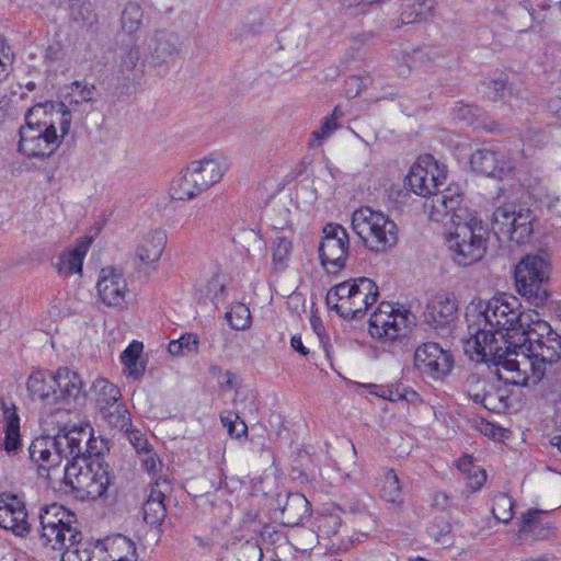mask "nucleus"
<instances>
[{
  "label": "nucleus",
  "instance_id": "37",
  "mask_svg": "<svg viewBox=\"0 0 561 561\" xmlns=\"http://www.w3.org/2000/svg\"><path fill=\"white\" fill-rule=\"evenodd\" d=\"M380 496L390 503H401L402 493L399 478L393 470H387L380 484Z\"/></svg>",
  "mask_w": 561,
  "mask_h": 561
},
{
  "label": "nucleus",
  "instance_id": "5",
  "mask_svg": "<svg viewBox=\"0 0 561 561\" xmlns=\"http://www.w3.org/2000/svg\"><path fill=\"white\" fill-rule=\"evenodd\" d=\"M113 476L108 465L102 458H93L90 461L66 463L61 479L55 480V489L59 484L70 488L72 491L84 493L90 499L103 496L112 483Z\"/></svg>",
  "mask_w": 561,
  "mask_h": 561
},
{
  "label": "nucleus",
  "instance_id": "39",
  "mask_svg": "<svg viewBox=\"0 0 561 561\" xmlns=\"http://www.w3.org/2000/svg\"><path fill=\"white\" fill-rule=\"evenodd\" d=\"M199 341L195 334H183L169 343V353L173 356H186L197 353Z\"/></svg>",
  "mask_w": 561,
  "mask_h": 561
},
{
  "label": "nucleus",
  "instance_id": "44",
  "mask_svg": "<svg viewBox=\"0 0 561 561\" xmlns=\"http://www.w3.org/2000/svg\"><path fill=\"white\" fill-rule=\"evenodd\" d=\"M514 501L507 494L501 493L494 497L492 513L502 523H508L513 517Z\"/></svg>",
  "mask_w": 561,
  "mask_h": 561
},
{
  "label": "nucleus",
  "instance_id": "11",
  "mask_svg": "<svg viewBox=\"0 0 561 561\" xmlns=\"http://www.w3.org/2000/svg\"><path fill=\"white\" fill-rule=\"evenodd\" d=\"M446 176V167L439 165L433 156L425 154L420 157L411 167L407 176V184L416 195L428 197L425 208L430 211L435 194L446 190V187L439 190V186L445 184Z\"/></svg>",
  "mask_w": 561,
  "mask_h": 561
},
{
  "label": "nucleus",
  "instance_id": "36",
  "mask_svg": "<svg viewBox=\"0 0 561 561\" xmlns=\"http://www.w3.org/2000/svg\"><path fill=\"white\" fill-rule=\"evenodd\" d=\"M291 250L293 242L285 237H277L273 241L272 255L274 271L282 272L287 267Z\"/></svg>",
  "mask_w": 561,
  "mask_h": 561
},
{
  "label": "nucleus",
  "instance_id": "52",
  "mask_svg": "<svg viewBox=\"0 0 561 561\" xmlns=\"http://www.w3.org/2000/svg\"><path fill=\"white\" fill-rule=\"evenodd\" d=\"M438 57V51L434 48H419L413 51V61L420 64H433Z\"/></svg>",
  "mask_w": 561,
  "mask_h": 561
},
{
  "label": "nucleus",
  "instance_id": "42",
  "mask_svg": "<svg viewBox=\"0 0 561 561\" xmlns=\"http://www.w3.org/2000/svg\"><path fill=\"white\" fill-rule=\"evenodd\" d=\"M342 525L341 517L337 514L320 515L316 519L317 534L321 539H329L339 533Z\"/></svg>",
  "mask_w": 561,
  "mask_h": 561
},
{
  "label": "nucleus",
  "instance_id": "22",
  "mask_svg": "<svg viewBox=\"0 0 561 561\" xmlns=\"http://www.w3.org/2000/svg\"><path fill=\"white\" fill-rule=\"evenodd\" d=\"M170 490V484L165 479L154 481L150 494L142 506L144 520L147 524L157 526L163 522L167 515L164 499Z\"/></svg>",
  "mask_w": 561,
  "mask_h": 561
},
{
  "label": "nucleus",
  "instance_id": "53",
  "mask_svg": "<svg viewBox=\"0 0 561 561\" xmlns=\"http://www.w3.org/2000/svg\"><path fill=\"white\" fill-rule=\"evenodd\" d=\"M476 383H479V378L477 376H474V375L469 376L466 379V383H465L466 387L468 388L469 396L472 398V400L476 403H479V404L483 405V403L485 401H492L494 399V393H480V392L471 393L470 389Z\"/></svg>",
  "mask_w": 561,
  "mask_h": 561
},
{
  "label": "nucleus",
  "instance_id": "27",
  "mask_svg": "<svg viewBox=\"0 0 561 561\" xmlns=\"http://www.w3.org/2000/svg\"><path fill=\"white\" fill-rule=\"evenodd\" d=\"M547 512L540 510H530L522 517L519 526L520 536H530L536 540H543L552 534L551 524L545 520Z\"/></svg>",
  "mask_w": 561,
  "mask_h": 561
},
{
  "label": "nucleus",
  "instance_id": "18",
  "mask_svg": "<svg viewBox=\"0 0 561 561\" xmlns=\"http://www.w3.org/2000/svg\"><path fill=\"white\" fill-rule=\"evenodd\" d=\"M26 389L32 400L39 401L47 408H57L56 371L48 369L33 371L27 378Z\"/></svg>",
  "mask_w": 561,
  "mask_h": 561
},
{
  "label": "nucleus",
  "instance_id": "29",
  "mask_svg": "<svg viewBox=\"0 0 561 561\" xmlns=\"http://www.w3.org/2000/svg\"><path fill=\"white\" fill-rule=\"evenodd\" d=\"M529 356L543 364L557 363L561 357V335L556 331L545 335L539 343L528 346Z\"/></svg>",
  "mask_w": 561,
  "mask_h": 561
},
{
  "label": "nucleus",
  "instance_id": "57",
  "mask_svg": "<svg viewBox=\"0 0 561 561\" xmlns=\"http://www.w3.org/2000/svg\"><path fill=\"white\" fill-rule=\"evenodd\" d=\"M142 467L148 473L156 474L158 469L161 467V461L149 449L148 451H145Z\"/></svg>",
  "mask_w": 561,
  "mask_h": 561
},
{
  "label": "nucleus",
  "instance_id": "13",
  "mask_svg": "<svg viewBox=\"0 0 561 561\" xmlns=\"http://www.w3.org/2000/svg\"><path fill=\"white\" fill-rule=\"evenodd\" d=\"M350 250V237L344 227L328 224L319 244V257L329 274H337L346 266Z\"/></svg>",
  "mask_w": 561,
  "mask_h": 561
},
{
  "label": "nucleus",
  "instance_id": "40",
  "mask_svg": "<svg viewBox=\"0 0 561 561\" xmlns=\"http://www.w3.org/2000/svg\"><path fill=\"white\" fill-rule=\"evenodd\" d=\"M144 12L136 2H128L122 13V27L129 34L135 33L141 25Z\"/></svg>",
  "mask_w": 561,
  "mask_h": 561
},
{
  "label": "nucleus",
  "instance_id": "50",
  "mask_svg": "<svg viewBox=\"0 0 561 561\" xmlns=\"http://www.w3.org/2000/svg\"><path fill=\"white\" fill-rule=\"evenodd\" d=\"M506 87V80L493 79L486 83V96L492 101H497L503 98L504 90Z\"/></svg>",
  "mask_w": 561,
  "mask_h": 561
},
{
  "label": "nucleus",
  "instance_id": "54",
  "mask_svg": "<svg viewBox=\"0 0 561 561\" xmlns=\"http://www.w3.org/2000/svg\"><path fill=\"white\" fill-rule=\"evenodd\" d=\"M130 444L134 446L137 453L148 451V440L139 431L126 432Z\"/></svg>",
  "mask_w": 561,
  "mask_h": 561
},
{
  "label": "nucleus",
  "instance_id": "60",
  "mask_svg": "<svg viewBox=\"0 0 561 561\" xmlns=\"http://www.w3.org/2000/svg\"><path fill=\"white\" fill-rule=\"evenodd\" d=\"M362 79L359 77H351L347 81H346V95L348 98H355L359 94L360 92V89H362Z\"/></svg>",
  "mask_w": 561,
  "mask_h": 561
},
{
  "label": "nucleus",
  "instance_id": "10",
  "mask_svg": "<svg viewBox=\"0 0 561 561\" xmlns=\"http://www.w3.org/2000/svg\"><path fill=\"white\" fill-rule=\"evenodd\" d=\"M415 322L416 318L410 310L381 302L369 319V333L390 342L401 341L408 337Z\"/></svg>",
  "mask_w": 561,
  "mask_h": 561
},
{
  "label": "nucleus",
  "instance_id": "58",
  "mask_svg": "<svg viewBox=\"0 0 561 561\" xmlns=\"http://www.w3.org/2000/svg\"><path fill=\"white\" fill-rule=\"evenodd\" d=\"M3 446L8 453L16 451L21 446L20 433L5 432Z\"/></svg>",
  "mask_w": 561,
  "mask_h": 561
},
{
  "label": "nucleus",
  "instance_id": "31",
  "mask_svg": "<svg viewBox=\"0 0 561 561\" xmlns=\"http://www.w3.org/2000/svg\"><path fill=\"white\" fill-rule=\"evenodd\" d=\"M525 316H527V324L523 323V327H516L514 333L520 334L524 337L522 346L528 350V346L539 343V340L553 330L548 322L539 319L534 320L530 313H525Z\"/></svg>",
  "mask_w": 561,
  "mask_h": 561
},
{
  "label": "nucleus",
  "instance_id": "38",
  "mask_svg": "<svg viewBox=\"0 0 561 561\" xmlns=\"http://www.w3.org/2000/svg\"><path fill=\"white\" fill-rule=\"evenodd\" d=\"M101 414L112 427L128 432V427L131 426L129 412L122 402L101 411Z\"/></svg>",
  "mask_w": 561,
  "mask_h": 561
},
{
  "label": "nucleus",
  "instance_id": "55",
  "mask_svg": "<svg viewBox=\"0 0 561 561\" xmlns=\"http://www.w3.org/2000/svg\"><path fill=\"white\" fill-rule=\"evenodd\" d=\"M83 454L85 455L87 461H90L93 458H101L100 450L96 447V439H94L91 435V430H89V435L84 439Z\"/></svg>",
  "mask_w": 561,
  "mask_h": 561
},
{
  "label": "nucleus",
  "instance_id": "16",
  "mask_svg": "<svg viewBox=\"0 0 561 561\" xmlns=\"http://www.w3.org/2000/svg\"><path fill=\"white\" fill-rule=\"evenodd\" d=\"M57 410L69 412L83 404L85 400L84 383L81 376L67 367L56 370Z\"/></svg>",
  "mask_w": 561,
  "mask_h": 561
},
{
  "label": "nucleus",
  "instance_id": "28",
  "mask_svg": "<svg viewBox=\"0 0 561 561\" xmlns=\"http://www.w3.org/2000/svg\"><path fill=\"white\" fill-rule=\"evenodd\" d=\"M167 244V232L159 228L146 234L137 249L139 260L146 264L154 263L161 257Z\"/></svg>",
  "mask_w": 561,
  "mask_h": 561
},
{
  "label": "nucleus",
  "instance_id": "48",
  "mask_svg": "<svg viewBox=\"0 0 561 561\" xmlns=\"http://www.w3.org/2000/svg\"><path fill=\"white\" fill-rule=\"evenodd\" d=\"M336 108L333 112L332 116H335ZM339 125L335 123L334 117H327L321 127L312 133L311 139H310V146L311 147H319L322 145V142L329 138L336 129Z\"/></svg>",
  "mask_w": 561,
  "mask_h": 561
},
{
  "label": "nucleus",
  "instance_id": "8",
  "mask_svg": "<svg viewBox=\"0 0 561 561\" xmlns=\"http://www.w3.org/2000/svg\"><path fill=\"white\" fill-rule=\"evenodd\" d=\"M548 272V262L540 255H527L515 268L517 291L536 307L542 306L549 297Z\"/></svg>",
  "mask_w": 561,
  "mask_h": 561
},
{
  "label": "nucleus",
  "instance_id": "2",
  "mask_svg": "<svg viewBox=\"0 0 561 561\" xmlns=\"http://www.w3.org/2000/svg\"><path fill=\"white\" fill-rule=\"evenodd\" d=\"M89 435V430L82 426L65 425L55 436H41L35 438L28 447L31 460L37 465L39 477L47 480L50 486H55V480L61 479L64 468H60L62 459L67 463H80L87 460L83 454L82 443Z\"/></svg>",
  "mask_w": 561,
  "mask_h": 561
},
{
  "label": "nucleus",
  "instance_id": "43",
  "mask_svg": "<svg viewBox=\"0 0 561 561\" xmlns=\"http://www.w3.org/2000/svg\"><path fill=\"white\" fill-rule=\"evenodd\" d=\"M458 469L466 474L469 485L472 490H479L486 481V473L483 469L472 465L469 458H463L458 462Z\"/></svg>",
  "mask_w": 561,
  "mask_h": 561
},
{
  "label": "nucleus",
  "instance_id": "6",
  "mask_svg": "<svg viewBox=\"0 0 561 561\" xmlns=\"http://www.w3.org/2000/svg\"><path fill=\"white\" fill-rule=\"evenodd\" d=\"M352 228L365 248L375 253L387 252L398 241L396 222L370 207H360L353 213Z\"/></svg>",
  "mask_w": 561,
  "mask_h": 561
},
{
  "label": "nucleus",
  "instance_id": "15",
  "mask_svg": "<svg viewBox=\"0 0 561 561\" xmlns=\"http://www.w3.org/2000/svg\"><path fill=\"white\" fill-rule=\"evenodd\" d=\"M98 296L111 308L123 309L126 305L128 286L123 271L114 266L101 268L96 283Z\"/></svg>",
  "mask_w": 561,
  "mask_h": 561
},
{
  "label": "nucleus",
  "instance_id": "41",
  "mask_svg": "<svg viewBox=\"0 0 561 561\" xmlns=\"http://www.w3.org/2000/svg\"><path fill=\"white\" fill-rule=\"evenodd\" d=\"M226 319L233 330H245L251 324L250 310L241 302H238L230 308L226 313Z\"/></svg>",
  "mask_w": 561,
  "mask_h": 561
},
{
  "label": "nucleus",
  "instance_id": "17",
  "mask_svg": "<svg viewBox=\"0 0 561 561\" xmlns=\"http://www.w3.org/2000/svg\"><path fill=\"white\" fill-rule=\"evenodd\" d=\"M470 165L473 171L499 180L508 175L514 169L505 153L492 148L477 149L470 157Z\"/></svg>",
  "mask_w": 561,
  "mask_h": 561
},
{
  "label": "nucleus",
  "instance_id": "61",
  "mask_svg": "<svg viewBox=\"0 0 561 561\" xmlns=\"http://www.w3.org/2000/svg\"><path fill=\"white\" fill-rule=\"evenodd\" d=\"M403 397V386L402 385H391L387 386V400L391 402H400Z\"/></svg>",
  "mask_w": 561,
  "mask_h": 561
},
{
  "label": "nucleus",
  "instance_id": "62",
  "mask_svg": "<svg viewBox=\"0 0 561 561\" xmlns=\"http://www.w3.org/2000/svg\"><path fill=\"white\" fill-rule=\"evenodd\" d=\"M291 347L297 351L299 354L306 356L309 354V350L304 345L300 335H293L290 340Z\"/></svg>",
  "mask_w": 561,
  "mask_h": 561
},
{
  "label": "nucleus",
  "instance_id": "1",
  "mask_svg": "<svg viewBox=\"0 0 561 561\" xmlns=\"http://www.w3.org/2000/svg\"><path fill=\"white\" fill-rule=\"evenodd\" d=\"M458 187H448L435 194L430 218L448 229L447 242L453 260L462 267L479 262L486 252V229L468 207Z\"/></svg>",
  "mask_w": 561,
  "mask_h": 561
},
{
  "label": "nucleus",
  "instance_id": "19",
  "mask_svg": "<svg viewBox=\"0 0 561 561\" xmlns=\"http://www.w3.org/2000/svg\"><path fill=\"white\" fill-rule=\"evenodd\" d=\"M0 527L18 536L30 533L25 506L16 496L0 497Z\"/></svg>",
  "mask_w": 561,
  "mask_h": 561
},
{
  "label": "nucleus",
  "instance_id": "46",
  "mask_svg": "<svg viewBox=\"0 0 561 561\" xmlns=\"http://www.w3.org/2000/svg\"><path fill=\"white\" fill-rule=\"evenodd\" d=\"M450 524L443 517H436L427 527V534L436 542L448 543L450 541Z\"/></svg>",
  "mask_w": 561,
  "mask_h": 561
},
{
  "label": "nucleus",
  "instance_id": "56",
  "mask_svg": "<svg viewBox=\"0 0 561 561\" xmlns=\"http://www.w3.org/2000/svg\"><path fill=\"white\" fill-rule=\"evenodd\" d=\"M325 301L327 306L330 309L335 310L340 317L346 319V311L340 308V306L342 305V300L340 299V297H337V294L334 291L333 288H331L328 291Z\"/></svg>",
  "mask_w": 561,
  "mask_h": 561
},
{
  "label": "nucleus",
  "instance_id": "49",
  "mask_svg": "<svg viewBox=\"0 0 561 561\" xmlns=\"http://www.w3.org/2000/svg\"><path fill=\"white\" fill-rule=\"evenodd\" d=\"M357 285V278L340 283L332 288L337 294V297L342 300V305L340 306L341 309L345 311L351 310L350 306V298L352 297L353 293L355 291Z\"/></svg>",
  "mask_w": 561,
  "mask_h": 561
},
{
  "label": "nucleus",
  "instance_id": "64",
  "mask_svg": "<svg viewBox=\"0 0 561 561\" xmlns=\"http://www.w3.org/2000/svg\"><path fill=\"white\" fill-rule=\"evenodd\" d=\"M402 401H405L407 403H416L420 401V396L416 391L403 387Z\"/></svg>",
  "mask_w": 561,
  "mask_h": 561
},
{
  "label": "nucleus",
  "instance_id": "59",
  "mask_svg": "<svg viewBox=\"0 0 561 561\" xmlns=\"http://www.w3.org/2000/svg\"><path fill=\"white\" fill-rule=\"evenodd\" d=\"M7 414L5 432L20 433V419L15 410L13 412L4 411Z\"/></svg>",
  "mask_w": 561,
  "mask_h": 561
},
{
  "label": "nucleus",
  "instance_id": "12",
  "mask_svg": "<svg viewBox=\"0 0 561 561\" xmlns=\"http://www.w3.org/2000/svg\"><path fill=\"white\" fill-rule=\"evenodd\" d=\"M38 518L39 540L53 550L60 551L65 547V539L78 530L72 525L76 523L75 515L58 504L42 507Z\"/></svg>",
  "mask_w": 561,
  "mask_h": 561
},
{
  "label": "nucleus",
  "instance_id": "3",
  "mask_svg": "<svg viewBox=\"0 0 561 561\" xmlns=\"http://www.w3.org/2000/svg\"><path fill=\"white\" fill-rule=\"evenodd\" d=\"M61 117L59 130L53 121L41 119L38 113L44 112L42 104L28 108L24 115V124L19 128L18 151L28 159L44 160L53 156L68 135L71 115L65 104H60Z\"/></svg>",
  "mask_w": 561,
  "mask_h": 561
},
{
  "label": "nucleus",
  "instance_id": "45",
  "mask_svg": "<svg viewBox=\"0 0 561 561\" xmlns=\"http://www.w3.org/2000/svg\"><path fill=\"white\" fill-rule=\"evenodd\" d=\"M238 561H262L263 551L256 540H245L238 547L233 545Z\"/></svg>",
  "mask_w": 561,
  "mask_h": 561
},
{
  "label": "nucleus",
  "instance_id": "26",
  "mask_svg": "<svg viewBox=\"0 0 561 561\" xmlns=\"http://www.w3.org/2000/svg\"><path fill=\"white\" fill-rule=\"evenodd\" d=\"M192 164L205 179L210 188L218 183L230 169V161L222 154H210L202 160L192 161Z\"/></svg>",
  "mask_w": 561,
  "mask_h": 561
},
{
  "label": "nucleus",
  "instance_id": "24",
  "mask_svg": "<svg viewBox=\"0 0 561 561\" xmlns=\"http://www.w3.org/2000/svg\"><path fill=\"white\" fill-rule=\"evenodd\" d=\"M277 503L280 511V520L285 526H298L309 515L310 504L301 493H289L284 502L278 497Z\"/></svg>",
  "mask_w": 561,
  "mask_h": 561
},
{
  "label": "nucleus",
  "instance_id": "21",
  "mask_svg": "<svg viewBox=\"0 0 561 561\" xmlns=\"http://www.w3.org/2000/svg\"><path fill=\"white\" fill-rule=\"evenodd\" d=\"M458 305L454 298L437 297L427 304L424 322L435 330L449 327L457 317Z\"/></svg>",
  "mask_w": 561,
  "mask_h": 561
},
{
  "label": "nucleus",
  "instance_id": "51",
  "mask_svg": "<svg viewBox=\"0 0 561 561\" xmlns=\"http://www.w3.org/2000/svg\"><path fill=\"white\" fill-rule=\"evenodd\" d=\"M139 58L140 53L137 47H130L128 50H126L124 56L122 57V72L131 71L136 67Z\"/></svg>",
  "mask_w": 561,
  "mask_h": 561
},
{
  "label": "nucleus",
  "instance_id": "30",
  "mask_svg": "<svg viewBox=\"0 0 561 561\" xmlns=\"http://www.w3.org/2000/svg\"><path fill=\"white\" fill-rule=\"evenodd\" d=\"M60 561H92V543L82 540V534L77 530L65 539Z\"/></svg>",
  "mask_w": 561,
  "mask_h": 561
},
{
  "label": "nucleus",
  "instance_id": "35",
  "mask_svg": "<svg viewBox=\"0 0 561 561\" xmlns=\"http://www.w3.org/2000/svg\"><path fill=\"white\" fill-rule=\"evenodd\" d=\"M176 54L178 48L172 41V37L164 32L156 33L152 60L157 65H162L173 59Z\"/></svg>",
  "mask_w": 561,
  "mask_h": 561
},
{
  "label": "nucleus",
  "instance_id": "47",
  "mask_svg": "<svg viewBox=\"0 0 561 561\" xmlns=\"http://www.w3.org/2000/svg\"><path fill=\"white\" fill-rule=\"evenodd\" d=\"M222 425L228 430V433L236 438H241L247 435L248 426L238 414L233 412H226L220 415Z\"/></svg>",
  "mask_w": 561,
  "mask_h": 561
},
{
  "label": "nucleus",
  "instance_id": "4",
  "mask_svg": "<svg viewBox=\"0 0 561 561\" xmlns=\"http://www.w3.org/2000/svg\"><path fill=\"white\" fill-rule=\"evenodd\" d=\"M463 348L472 360L493 364L511 374L512 377H504L506 381L527 385L526 370H523L520 363L512 357L517 355L516 352L512 351L510 345L501 343L494 334L485 331L476 332L465 341ZM500 377L503 378V376Z\"/></svg>",
  "mask_w": 561,
  "mask_h": 561
},
{
  "label": "nucleus",
  "instance_id": "14",
  "mask_svg": "<svg viewBox=\"0 0 561 561\" xmlns=\"http://www.w3.org/2000/svg\"><path fill=\"white\" fill-rule=\"evenodd\" d=\"M453 356L438 343L428 342L414 352V366L424 376L434 380L443 379L453 368Z\"/></svg>",
  "mask_w": 561,
  "mask_h": 561
},
{
  "label": "nucleus",
  "instance_id": "7",
  "mask_svg": "<svg viewBox=\"0 0 561 561\" xmlns=\"http://www.w3.org/2000/svg\"><path fill=\"white\" fill-rule=\"evenodd\" d=\"M535 215L523 203L508 202L494 210L492 230L517 244L528 242L533 234Z\"/></svg>",
  "mask_w": 561,
  "mask_h": 561
},
{
  "label": "nucleus",
  "instance_id": "63",
  "mask_svg": "<svg viewBox=\"0 0 561 561\" xmlns=\"http://www.w3.org/2000/svg\"><path fill=\"white\" fill-rule=\"evenodd\" d=\"M434 505L440 510H445L449 505V497L444 492H438L434 497Z\"/></svg>",
  "mask_w": 561,
  "mask_h": 561
},
{
  "label": "nucleus",
  "instance_id": "23",
  "mask_svg": "<svg viewBox=\"0 0 561 561\" xmlns=\"http://www.w3.org/2000/svg\"><path fill=\"white\" fill-rule=\"evenodd\" d=\"M378 296V287L370 278H357L355 291L350 298L351 310L346 311V319L362 318L367 309L376 302Z\"/></svg>",
  "mask_w": 561,
  "mask_h": 561
},
{
  "label": "nucleus",
  "instance_id": "25",
  "mask_svg": "<svg viewBox=\"0 0 561 561\" xmlns=\"http://www.w3.org/2000/svg\"><path fill=\"white\" fill-rule=\"evenodd\" d=\"M91 242V238H82L77 242L72 250L60 254L58 262L55 264L58 274L65 277L71 276L76 273L81 274L83 260L88 253Z\"/></svg>",
  "mask_w": 561,
  "mask_h": 561
},
{
  "label": "nucleus",
  "instance_id": "34",
  "mask_svg": "<svg viewBox=\"0 0 561 561\" xmlns=\"http://www.w3.org/2000/svg\"><path fill=\"white\" fill-rule=\"evenodd\" d=\"M433 15V7L427 0H409L401 13L405 24L427 21Z\"/></svg>",
  "mask_w": 561,
  "mask_h": 561
},
{
  "label": "nucleus",
  "instance_id": "32",
  "mask_svg": "<svg viewBox=\"0 0 561 561\" xmlns=\"http://www.w3.org/2000/svg\"><path fill=\"white\" fill-rule=\"evenodd\" d=\"M92 390L95 394V401L100 412L121 402L122 393L119 388L107 379H96L92 385Z\"/></svg>",
  "mask_w": 561,
  "mask_h": 561
},
{
  "label": "nucleus",
  "instance_id": "9",
  "mask_svg": "<svg viewBox=\"0 0 561 561\" xmlns=\"http://www.w3.org/2000/svg\"><path fill=\"white\" fill-rule=\"evenodd\" d=\"M481 314L490 330L483 329L482 331L491 334L500 335L499 341L503 344H507L505 340L504 331L514 332L516 327H523L527 324V316L520 311V305L516 297L513 296H501L491 298ZM478 330L477 332H480Z\"/></svg>",
  "mask_w": 561,
  "mask_h": 561
},
{
  "label": "nucleus",
  "instance_id": "33",
  "mask_svg": "<svg viewBox=\"0 0 561 561\" xmlns=\"http://www.w3.org/2000/svg\"><path fill=\"white\" fill-rule=\"evenodd\" d=\"M142 348L141 342L133 341L121 355L127 376L134 379H139L146 370V364L140 359Z\"/></svg>",
  "mask_w": 561,
  "mask_h": 561
},
{
  "label": "nucleus",
  "instance_id": "20",
  "mask_svg": "<svg viewBox=\"0 0 561 561\" xmlns=\"http://www.w3.org/2000/svg\"><path fill=\"white\" fill-rule=\"evenodd\" d=\"M173 198L179 201H190L209 190L205 179L192 164L182 170L179 176L173 181L172 187Z\"/></svg>",
  "mask_w": 561,
  "mask_h": 561
}]
</instances>
